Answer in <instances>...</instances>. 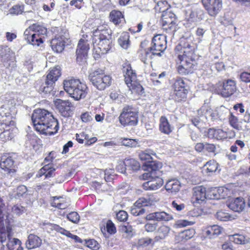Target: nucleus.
Wrapping results in <instances>:
<instances>
[{
  "label": "nucleus",
  "mask_w": 250,
  "mask_h": 250,
  "mask_svg": "<svg viewBox=\"0 0 250 250\" xmlns=\"http://www.w3.org/2000/svg\"><path fill=\"white\" fill-rule=\"evenodd\" d=\"M203 11L200 9H194L191 10L187 16V21L189 22L195 24L202 19Z\"/></svg>",
  "instance_id": "nucleus-27"
},
{
  "label": "nucleus",
  "mask_w": 250,
  "mask_h": 250,
  "mask_svg": "<svg viewBox=\"0 0 250 250\" xmlns=\"http://www.w3.org/2000/svg\"><path fill=\"white\" fill-rule=\"evenodd\" d=\"M88 79L91 84L99 90H104L109 87L112 81L111 76L105 74L104 70L101 68L89 72Z\"/></svg>",
  "instance_id": "nucleus-7"
},
{
  "label": "nucleus",
  "mask_w": 250,
  "mask_h": 250,
  "mask_svg": "<svg viewBox=\"0 0 250 250\" xmlns=\"http://www.w3.org/2000/svg\"><path fill=\"white\" fill-rule=\"evenodd\" d=\"M229 240L237 244H244L248 242L245 236L237 233L229 236Z\"/></svg>",
  "instance_id": "nucleus-39"
},
{
  "label": "nucleus",
  "mask_w": 250,
  "mask_h": 250,
  "mask_svg": "<svg viewBox=\"0 0 250 250\" xmlns=\"http://www.w3.org/2000/svg\"><path fill=\"white\" fill-rule=\"evenodd\" d=\"M210 116L212 120H222L224 117L223 114L220 113V109H216L214 111H212L210 113Z\"/></svg>",
  "instance_id": "nucleus-57"
},
{
  "label": "nucleus",
  "mask_w": 250,
  "mask_h": 250,
  "mask_svg": "<svg viewBox=\"0 0 250 250\" xmlns=\"http://www.w3.org/2000/svg\"><path fill=\"white\" fill-rule=\"evenodd\" d=\"M228 207L235 212L242 211L245 207L244 200L242 197H237L232 199L228 205Z\"/></svg>",
  "instance_id": "nucleus-22"
},
{
  "label": "nucleus",
  "mask_w": 250,
  "mask_h": 250,
  "mask_svg": "<svg viewBox=\"0 0 250 250\" xmlns=\"http://www.w3.org/2000/svg\"><path fill=\"white\" fill-rule=\"evenodd\" d=\"M118 42L120 46L124 49H127L129 46V36L127 33L121 36L118 39Z\"/></svg>",
  "instance_id": "nucleus-43"
},
{
  "label": "nucleus",
  "mask_w": 250,
  "mask_h": 250,
  "mask_svg": "<svg viewBox=\"0 0 250 250\" xmlns=\"http://www.w3.org/2000/svg\"><path fill=\"white\" fill-rule=\"evenodd\" d=\"M92 42L94 46L100 50L99 53L102 54L107 53L112 48L110 34L103 26H100L93 31Z\"/></svg>",
  "instance_id": "nucleus-3"
},
{
  "label": "nucleus",
  "mask_w": 250,
  "mask_h": 250,
  "mask_svg": "<svg viewBox=\"0 0 250 250\" xmlns=\"http://www.w3.org/2000/svg\"><path fill=\"white\" fill-rule=\"evenodd\" d=\"M0 167L5 173L11 176L16 172L15 161L11 156H2L0 159Z\"/></svg>",
  "instance_id": "nucleus-14"
},
{
  "label": "nucleus",
  "mask_w": 250,
  "mask_h": 250,
  "mask_svg": "<svg viewBox=\"0 0 250 250\" xmlns=\"http://www.w3.org/2000/svg\"><path fill=\"white\" fill-rule=\"evenodd\" d=\"M47 31V29L42 25L33 24L25 30L24 38L29 43L38 46L43 43Z\"/></svg>",
  "instance_id": "nucleus-6"
},
{
  "label": "nucleus",
  "mask_w": 250,
  "mask_h": 250,
  "mask_svg": "<svg viewBox=\"0 0 250 250\" xmlns=\"http://www.w3.org/2000/svg\"><path fill=\"white\" fill-rule=\"evenodd\" d=\"M81 118L83 122L88 123L93 120V117L91 113L85 112L81 115Z\"/></svg>",
  "instance_id": "nucleus-60"
},
{
  "label": "nucleus",
  "mask_w": 250,
  "mask_h": 250,
  "mask_svg": "<svg viewBox=\"0 0 250 250\" xmlns=\"http://www.w3.org/2000/svg\"><path fill=\"white\" fill-rule=\"evenodd\" d=\"M67 218L74 223H77L80 220V216L77 212L73 211L67 215Z\"/></svg>",
  "instance_id": "nucleus-51"
},
{
  "label": "nucleus",
  "mask_w": 250,
  "mask_h": 250,
  "mask_svg": "<svg viewBox=\"0 0 250 250\" xmlns=\"http://www.w3.org/2000/svg\"><path fill=\"white\" fill-rule=\"evenodd\" d=\"M24 207L19 205H14L12 208V212L18 216L24 212Z\"/></svg>",
  "instance_id": "nucleus-55"
},
{
  "label": "nucleus",
  "mask_w": 250,
  "mask_h": 250,
  "mask_svg": "<svg viewBox=\"0 0 250 250\" xmlns=\"http://www.w3.org/2000/svg\"><path fill=\"white\" fill-rule=\"evenodd\" d=\"M120 230L123 233L124 236L127 239L131 238L135 234V231L132 227L129 225L122 226Z\"/></svg>",
  "instance_id": "nucleus-35"
},
{
  "label": "nucleus",
  "mask_w": 250,
  "mask_h": 250,
  "mask_svg": "<svg viewBox=\"0 0 250 250\" xmlns=\"http://www.w3.org/2000/svg\"><path fill=\"white\" fill-rule=\"evenodd\" d=\"M195 234V230L193 229H186L182 232L179 236L186 240H188L192 238Z\"/></svg>",
  "instance_id": "nucleus-47"
},
{
  "label": "nucleus",
  "mask_w": 250,
  "mask_h": 250,
  "mask_svg": "<svg viewBox=\"0 0 250 250\" xmlns=\"http://www.w3.org/2000/svg\"><path fill=\"white\" fill-rule=\"evenodd\" d=\"M125 82L130 90H134L138 94L143 93V86L137 81V76L135 71L130 65H126L123 67Z\"/></svg>",
  "instance_id": "nucleus-8"
},
{
  "label": "nucleus",
  "mask_w": 250,
  "mask_h": 250,
  "mask_svg": "<svg viewBox=\"0 0 250 250\" xmlns=\"http://www.w3.org/2000/svg\"><path fill=\"white\" fill-rule=\"evenodd\" d=\"M68 205L66 204L64 201L61 203H58L57 202H53L52 203V206L57 208L61 209H63L68 207Z\"/></svg>",
  "instance_id": "nucleus-63"
},
{
  "label": "nucleus",
  "mask_w": 250,
  "mask_h": 250,
  "mask_svg": "<svg viewBox=\"0 0 250 250\" xmlns=\"http://www.w3.org/2000/svg\"><path fill=\"white\" fill-rule=\"evenodd\" d=\"M89 49V45L88 40L83 38L81 39L79 41L76 52L78 62L86 59Z\"/></svg>",
  "instance_id": "nucleus-17"
},
{
  "label": "nucleus",
  "mask_w": 250,
  "mask_h": 250,
  "mask_svg": "<svg viewBox=\"0 0 250 250\" xmlns=\"http://www.w3.org/2000/svg\"><path fill=\"white\" fill-rule=\"evenodd\" d=\"M169 5L166 0H159L157 2L155 9L156 11L163 13L165 10L169 9Z\"/></svg>",
  "instance_id": "nucleus-41"
},
{
  "label": "nucleus",
  "mask_w": 250,
  "mask_h": 250,
  "mask_svg": "<svg viewBox=\"0 0 250 250\" xmlns=\"http://www.w3.org/2000/svg\"><path fill=\"white\" fill-rule=\"evenodd\" d=\"M194 46L188 43L183 46V55H178L177 62L180 64L177 68L178 72L182 75L192 73L197 68V62L194 53Z\"/></svg>",
  "instance_id": "nucleus-2"
},
{
  "label": "nucleus",
  "mask_w": 250,
  "mask_h": 250,
  "mask_svg": "<svg viewBox=\"0 0 250 250\" xmlns=\"http://www.w3.org/2000/svg\"><path fill=\"white\" fill-rule=\"evenodd\" d=\"M24 11V5L22 4H16L10 8L5 14L12 16H17L21 14Z\"/></svg>",
  "instance_id": "nucleus-33"
},
{
  "label": "nucleus",
  "mask_w": 250,
  "mask_h": 250,
  "mask_svg": "<svg viewBox=\"0 0 250 250\" xmlns=\"http://www.w3.org/2000/svg\"><path fill=\"white\" fill-rule=\"evenodd\" d=\"M157 223H146L145 226V230L147 232H153L156 229Z\"/></svg>",
  "instance_id": "nucleus-61"
},
{
  "label": "nucleus",
  "mask_w": 250,
  "mask_h": 250,
  "mask_svg": "<svg viewBox=\"0 0 250 250\" xmlns=\"http://www.w3.org/2000/svg\"><path fill=\"white\" fill-rule=\"evenodd\" d=\"M116 169L119 172L122 173H125V170H127L125 160L124 161H120L118 162Z\"/></svg>",
  "instance_id": "nucleus-59"
},
{
  "label": "nucleus",
  "mask_w": 250,
  "mask_h": 250,
  "mask_svg": "<svg viewBox=\"0 0 250 250\" xmlns=\"http://www.w3.org/2000/svg\"><path fill=\"white\" fill-rule=\"evenodd\" d=\"M222 228L218 225H213L208 228L206 231L207 234L209 236L215 237L219 235L222 231Z\"/></svg>",
  "instance_id": "nucleus-36"
},
{
  "label": "nucleus",
  "mask_w": 250,
  "mask_h": 250,
  "mask_svg": "<svg viewBox=\"0 0 250 250\" xmlns=\"http://www.w3.org/2000/svg\"><path fill=\"white\" fill-rule=\"evenodd\" d=\"M148 172L143 174V178L153 177V175H158L157 171L162 167V164L160 162L151 160L148 164H146Z\"/></svg>",
  "instance_id": "nucleus-24"
},
{
  "label": "nucleus",
  "mask_w": 250,
  "mask_h": 250,
  "mask_svg": "<svg viewBox=\"0 0 250 250\" xmlns=\"http://www.w3.org/2000/svg\"><path fill=\"white\" fill-rule=\"evenodd\" d=\"M42 240L38 236L30 234L28 235L26 241V248L28 250H31L39 248L42 245Z\"/></svg>",
  "instance_id": "nucleus-25"
},
{
  "label": "nucleus",
  "mask_w": 250,
  "mask_h": 250,
  "mask_svg": "<svg viewBox=\"0 0 250 250\" xmlns=\"http://www.w3.org/2000/svg\"><path fill=\"white\" fill-rule=\"evenodd\" d=\"M229 122L230 125L234 128L238 130H244L243 128L240 125L242 122H239L237 117L233 115L232 113L230 114L229 117Z\"/></svg>",
  "instance_id": "nucleus-37"
},
{
  "label": "nucleus",
  "mask_w": 250,
  "mask_h": 250,
  "mask_svg": "<svg viewBox=\"0 0 250 250\" xmlns=\"http://www.w3.org/2000/svg\"><path fill=\"white\" fill-rule=\"evenodd\" d=\"M17 245H22V242L18 238H12V237L9 238L8 242L6 246L8 250H14V246Z\"/></svg>",
  "instance_id": "nucleus-45"
},
{
  "label": "nucleus",
  "mask_w": 250,
  "mask_h": 250,
  "mask_svg": "<svg viewBox=\"0 0 250 250\" xmlns=\"http://www.w3.org/2000/svg\"><path fill=\"white\" fill-rule=\"evenodd\" d=\"M27 189L26 186L24 185H21L17 188L16 194L15 198H20L23 197L24 195L26 194Z\"/></svg>",
  "instance_id": "nucleus-48"
},
{
  "label": "nucleus",
  "mask_w": 250,
  "mask_h": 250,
  "mask_svg": "<svg viewBox=\"0 0 250 250\" xmlns=\"http://www.w3.org/2000/svg\"><path fill=\"white\" fill-rule=\"evenodd\" d=\"M216 218L221 221H227L229 220L231 216L228 213L222 211H218L216 214Z\"/></svg>",
  "instance_id": "nucleus-49"
},
{
  "label": "nucleus",
  "mask_w": 250,
  "mask_h": 250,
  "mask_svg": "<svg viewBox=\"0 0 250 250\" xmlns=\"http://www.w3.org/2000/svg\"><path fill=\"white\" fill-rule=\"evenodd\" d=\"M159 129L161 132L166 134H169L172 131V128L165 116H162L160 119Z\"/></svg>",
  "instance_id": "nucleus-29"
},
{
  "label": "nucleus",
  "mask_w": 250,
  "mask_h": 250,
  "mask_svg": "<svg viewBox=\"0 0 250 250\" xmlns=\"http://www.w3.org/2000/svg\"><path fill=\"white\" fill-rule=\"evenodd\" d=\"M208 134L209 137L216 138L218 140L222 139L225 137V132L220 129H214L210 128L208 129Z\"/></svg>",
  "instance_id": "nucleus-40"
},
{
  "label": "nucleus",
  "mask_w": 250,
  "mask_h": 250,
  "mask_svg": "<svg viewBox=\"0 0 250 250\" xmlns=\"http://www.w3.org/2000/svg\"><path fill=\"white\" fill-rule=\"evenodd\" d=\"M202 3L211 16H216L222 7V0H201Z\"/></svg>",
  "instance_id": "nucleus-13"
},
{
  "label": "nucleus",
  "mask_w": 250,
  "mask_h": 250,
  "mask_svg": "<svg viewBox=\"0 0 250 250\" xmlns=\"http://www.w3.org/2000/svg\"><path fill=\"white\" fill-rule=\"evenodd\" d=\"M9 214L3 200L0 197V228L3 226V222L7 223Z\"/></svg>",
  "instance_id": "nucleus-31"
},
{
  "label": "nucleus",
  "mask_w": 250,
  "mask_h": 250,
  "mask_svg": "<svg viewBox=\"0 0 250 250\" xmlns=\"http://www.w3.org/2000/svg\"><path fill=\"white\" fill-rule=\"evenodd\" d=\"M216 150V146L213 144L205 143L204 152H207L209 153H213L215 155Z\"/></svg>",
  "instance_id": "nucleus-50"
},
{
  "label": "nucleus",
  "mask_w": 250,
  "mask_h": 250,
  "mask_svg": "<svg viewBox=\"0 0 250 250\" xmlns=\"http://www.w3.org/2000/svg\"><path fill=\"white\" fill-rule=\"evenodd\" d=\"M8 125H9V127L3 129V131L0 133V139L2 141H6L10 140L14 137V134L12 133V129L14 128L15 122L12 120L7 121Z\"/></svg>",
  "instance_id": "nucleus-23"
},
{
  "label": "nucleus",
  "mask_w": 250,
  "mask_h": 250,
  "mask_svg": "<svg viewBox=\"0 0 250 250\" xmlns=\"http://www.w3.org/2000/svg\"><path fill=\"white\" fill-rule=\"evenodd\" d=\"M125 164L128 170L136 171L140 167L139 163L134 159H125Z\"/></svg>",
  "instance_id": "nucleus-34"
},
{
  "label": "nucleus",
  "mask_w": 250,
  "mask_h": 250,
  "mask_svg": "<svg viewBox=\"0 0 250 250\" xmlns=\"http://www.w3.org/2000/svg\"><path fill=\"white\" fill-rule=\"evenodd\" d=\"M146 219L149 221H168L173 219V216L166 212L161 211L149 213L146 216Z\"/></svg>",
  "instance_id": "nucleus-20"
},
{
  "label": "nucleus",
  "mask_w": 250,
  "mask_h": 250,
  "mask_svg": "<svg viewBox=\"0 0 250 250\" xmlns=\"http://www.w3.org/2000/svg\"><path fill=\"white\" fill-rule=\"evenodd\" d=\"M32 121L36 130L42 134L52 135L59 128V123L51 112L43 109L35 110L32 115Z\"/></svg>",
  "instance_id": "nucleus-1"
},
{
  "label": "nucleus",
  "mask_w": 250,
  "mask_h": 250,
  "mask_svg": "<svg viewBox=\"0 0 250 250\" xmlns=\"http://www.w3.org/2000/svg\"><path fill=\"white\" fill-rule=\"evenodd\" d=\"M151 201L149 199L145 198H140L136 201V206H140L142 208L145 206H148L151 204Z\"/></svg>",
  "instance_id": "nucleus-54"
},
{
  "label": "nucleus",
  "mask_w": 250,
  "mask_h": 250,
  "mask_svg": "<svg viewBox=\"0 0 250 250\" xmlns=\"http://www.w3.org/2000/svg\"><path fill=\"white\" fill-rule=\"evenodd\" d=\"M218 163L215 161H209L205 165V167H207V172L210 174L215 172L218 168Z\"/></svg>",
  "instance_id": "nucleus-42"
},
{
  "label": "nucleus",
  "mask_w": 250,
  "mask_h": 250,
  "mask_svg": "<svg viewBox=\"0 0 250 250\" xmlns=\"http://www.w3.org/2000/svg\"><path fill=\"white\" fill-rule=\"evenodd\" d=\"M63 87L70 96L77 101L85 98L88 91L86 84L82 83L79 79L64 80Z\"/></svg>",
  "instance_id": "nucleus-4"
},
{
  "label": "nucleus",
  "mask_w": 250,
  "mask_h": 250,
  "mask_svg": "<svg viewBox=\"0 0 250 250\" xmlns=\"http://www.w3.org/2000/svg\"><path fill=\"white\" fill-rule=\"evenodd\" d=\"M161 19L163 25H170V28L173 25L176 24L177 20L175 14L171 11L170 8L165 10L164 12L162 13Z\"/></svg>",
  "instance_id": "nucleus-21"
},
{
  "label": "nucleus",
  "mask_w": 250,
  "mask_h": 250,
  "mask_svg": "<svg viewBox=\"0 0 250 250\" xmlns=\"http://www.w3.org/2000/svg\"><path fill=\"white\" fill-rule=\"evenodd\" d=\"M167 47L166 37L162 35H157L152 40L151 46L147 49L142 51L141 59L146 63L148 59H151L152 55H161Z\"/></svg>",
  "instance_id": "nucleus-5"
},
{
  "label": "nucleus",
  "mask_w": 250,
  "mask_h": 250,
  "mask_svg": "<svg viewBox=\"0 0 250 250\" xmlns=\"http://www.w3.org/2000/svg\"><path fill=\"white\" fill-rule=\"evenodd\" d=\"M150 180L143 184V188L145 190H156L162 187L164 183L163 180L158 175H153V177H147Z\"/></svg>",
  "instance_id": "nucleus-19"
},
{
  "label": "nucleus",
  "mask_w": 250,
  "mask_h": 250,
  "mask_svg": "<svg viewBox=\"0 0 250 250\" xmlns=\"http://www.w3.org/2000/svg\"><path fill=\"white\" fill-rule=\"evenodd\" d=\"M139 158L141 161H145L146 162L144 163L146 166L152 159L151 155L145 152H141L139 154Z\"/></svg>",
  "instance_id": "nucleus-53"
},
{
  "label": "nucleus",
  "mask_w": 250,
  "mask_h": 250,
  "mask_svg": "<svg viewBox=\"0 0 250 250\" xmlns=\"http://www.w3.org/2000/svg\"><path fill=\"white\" fill-rule=\"evenodd\" d=\"M119 120L124 126L135 125L138 123V114L132 106L126 105L123 107Z\"/></svg>",
  "instance_id": "nucleus-10"
},
{
  "label": "nucleus",
  "mask_w": 250,
  "mask_h": 250,
  "mask_svg": "<svg viewBox=\"0 0 250 250\" xmlns=\"http://www.w3.org/2000/svg\"><path fill=\"white\" fill-rule=\"evenodd\" d=\"M127 212L124 210H120L116 214L117 220L121 222L126 221L127 219Z\"/></svg>",
  "instance_id": "nucleus-58"
},
{
  "label": "nucleus",
  "mask_w": 250,
  "mask_h": 250,
  "mask_svg": "<svg viewBox=\"0 0 250 250\" xmlns=\"http://www.w3.org/2000/svg\"><path fill=\"white\" fill-rule=\"evenodd\" d=\"M187 87L182 79L178 78L176 80L173 85V96L175 101L179 102L186 98L188 92Z\"/></svg>",
  "instance_id": "nucleus-12"
},
{
  "label": "nucleus",
  "mask_w": 250,
  "mask_h": 250,
  "mask_svg": "<svg viewBox=\"0 0 250 250\" xmlns=\"http://www.w3.org/2000/svg\"><path fill=\"white\" fill-rule=\"evenodd\" d=\"M4 223H3V226L0 228V242L1 243H3L7 239L9 240L10 237L12 236V229L11 227L7 226L6 229L4 227Z\"/></svg>",
  "instance_id": "nucleus-32"
},
{
  "label": "nucleus",
  "mask_w": 250,
  "mask_h": 250,
  "mask_svg": "<svg viewBox=\"0 0 250 250\" xmlns=\"http://www.w3.org/2000/svg\"><path fill=\"white\" fill-rule=\"evenodd\" d=\"M152 239L148 237L142 238L138 240V245L142 247H147L152 243Z\"/></svg>",
  "instance_id": "nucleus-56"
},
{
  "label": "nucleus",
  "mask_w": 250,
  "mask_h": 250,
  "mask_svg": "<svg viewBox=\"0 0 250 250\" xmlns=\"http://www.w3.org/2000/svg\"><path fill=\"white\" fill-rule=\"evenodd\" d=\"M106 229L107 232L110 234H113L116 232V227L113 223L110 220L107 221Z\"/></svg>",
  "instance_id": "nucleus-52"
},
{
  "label": "nucleus",
  "mask_w": 250,
  "mask_h": 250,
  "mask_svg": "<svg viewBox=\"0 0 250 250\" xmlns=\"http://www.w3.org/2000/svg\"><path fill=\"white\" fill-rule=\"evenodd\" d=\"M170 230V228L167 226L162 225L160 226L157 230L158 235L155 237L154 241L157 242L160 240L165 239L168 235Z\"/></svg>",
  "instance_id": "nucleus-30"
},
{
  "label": "nucleus",
  "mask_w": 250,
  "mask_h": 250,
  "mask_svg": "<svg viewBox=\"0 0 250 250\" xmlns=\"http://www.w3.org/2000/svg\"><path fill=\"white\" fill-rule=\"evenodd\" d=\"M145 211L146 210L144 208L140 206H136V203L134 204L130 210L131 213L136 216L144 214Z\"/></svg>",
  "instance_id": "nucleus-44"
},
{
  "label": "nucleus",
  "mask_w": 250,
  "mask_h": 250,
  "mask_svg": "<svg viewBox=\"0 0 250 250\" xmlns=\"http://www.w3.org/2000/svg\"><path fill=\"white\" fill-rule=\"evenodd\" d=\"M240 79L243 82H250V73L245 72L242 73L240 75Z\"/></svg>",
  "instance_id": "nucleus-64"
},
{
  "label": "nucleus",
  "mask_w": 250,
  "mask_h": 250,
  "mask_svg": "<svg viewBox=\"0 0 250 250\" xmlns=\"http://www.w3.org/2000/svg\"><path fill=\"white\" fill-rule=\"evenodd\" d=\"M67 33H64L62 35L60 33L55 36L50 42V45L54 52L56 53H61L64 49L65 40L67 39Z\"/></svg>",
  "instance_id": "nucleus-16"
},
{
  "label": "nucleus",
  "mask_w": 250,
  "mask_h": 250,
  "mask_svg": "<svg viewBox=\"0 0 250 250\" xmlns=\"http://www.w3.org/2000/svg\"><path fill=\"white\" fill-rule=\"evenodd\" d=\"M236 84L234 80L225 79L216 84V91L223 97H229L236 91Z\"/></svg>",
  "instance_id": "nucleus-11"
},
{
  "label": "nucleus",
  "mask_w": 250,
  "mask_h": 250,
  "mask_svg": "<svg viewBox=\"0 0 250 250\" xmlns=\"http://www.w3.org/2000/svg\"><path fill=\"white\" fill-rule=\"evenodd\" d=\"M61 75V70L58 66L51 69L46 77L44 83H42L38 88L40 92L45 94L50 93L53 90L55 83Z\"/></svg>",
  "instance_id": "nucleus-9"
},
{
  "label": "nucleus",
  "mask_w": 250,
  "mask_h": 250,
  "mask_svg": "<svg viewBox=\"0 0 250 250\" xmlns=\"http://www.w3.org/2000/svg\"><path fill=\"white\" fill-rule=\"evenodd\" d=\"M55 105L62 116L66 117L70 116L71 107L72 106L71 102L59 99L55 101Z\"/></svg>",
  "instance_id": "nucleus-18"
},
{
  "label": "nucleus",
  "mask_w": 250,
  "mask_h": 250,
  "mask_svg": "<svg viewBox=\"0 0 250 250\" xmlns=\"http://www.w3.org/2000/svg\"><path fill=\"white\" fill-rule=\"evenodd\" d=\"M123 145L129 146V147H136L137 146H138L139 143H138V140L136 139H128V138H125L123 139L122 141Z\"/></svg>",
  "instance_id": "nucleus-46"
},
{
  "label": "nucleus",
  "mask_w": 250,
  "mask_h": 250,
  "mask_svg": "<svg viewBox=\"0 0 250 250\" xmlns=\"http://www.w3.org/2000/svg\"><path fill=\"white\" fill-rule=\"evenodd\" d=\"M165 187L167 191L175 193L180 189V183L176 179H172L168 180Z\"/></svg>",
  "instance_id": "nucleus-28"
},
{
  "label": "nucleus",
  "mask_w": 250,
  "mask_h": 250,
  "mask_svg": "<svg viewBox=\"0 0 250 250\" xmlns=\"http://www.w3.org/2000/svg\"><path fill=\"white\" fill-rule=\"evenodd\" d=\"M206 198V189L204 187L197 186L193 188L191 202L194 206L203 203Z\"/></svg>",
  "instance_id": "nucleus-15"
},
{
  "label": "nucleus",
  "mask_w": 250,
  "mask_h": 250,
  "mask_svg": "<svg viewBox=\"0 0 250 250\" xmlns=\"http://www.w3.org/2000/svg\"><path fill=\"white\" fill-rule=\"evenodd\" d=\"M55 168L46 165L42 167L40 170V173L45 176V178L52 177L54 176Z\"/></svg>",
  "instance_id": "nucleus-38"
},
{
  "label": "nucleus",
  "mask_w": 250,
  "mask_h": 250,
  "mask_svg": "<svg viewBox=\"0 0 250 250\" xmlns=\"http://www.w3.org/2000/svg\"><path fill=\"white\" fill-rule=\"evenodd\" d=\"M54 229L61 233L66 235L68 237H70L71 236H72V234L69 231L65 230V229L59 227L58 225H56L54 227Z\"/></svg>",
  "instance_id": "nucleus-62"
},
{
  "label": "nucleus",
  "mask_w": 250,
  "mask_h": 250,
  "mask_svg": "<svg viewBox=\"0 0 250 250\" xmlns=\"http://www.w3.org/2000/svg\"><path fill=\"white\" fill-rule=\"evenodd\" d=\"M109 19L110 21L116 25H122L125 22L124 16L118 10H112L109 14Z\"/></svg>",
  "instance_id": "nucleus-26"
}]
</instances>
